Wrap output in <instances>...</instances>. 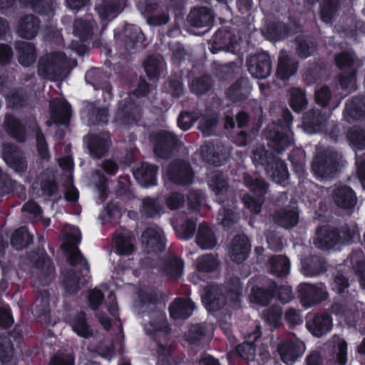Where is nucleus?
Wrapping results in <instances>:
<instances>
[{
    "label": "nucleus",
    "instance_id": "obj_64",
    "mask_svg": "<svg viewBox=\"0 0 365 365\" xmlns=\"http://www.w3.org/2000/svg\"><path fill=\"white\" fill-rule=\"evenodd\" d=\"M21 2L31 7L39 13H46L52 10L51 6L48 5L45 0H20Z\"/></svg>",
    "mask_w": 365,
    "mask_h": 365
},
{
    "label": "nucleus",
    "instance_id": "obj_42",
    "mask_svg": "<svg viewBox=\"0 0 365 365\" xmlns=\"http://www.w3.org/2000/svg\"><path fill=\"white\" fill-rule=\"evenodd\" d=\"M32 236L26 227L16 230L11 236V243L16 250H22L32 242Z\"/></svg>",
    "mask_w": 365,
    "mask_h": 365
},
{
    "label": "nucleus",
    "instance_id": "obj_63",
    "mask_svg": "<svg viewBox=\"0 0 365 365\" xmlns=\"http://www.w3.org/2000/svg\"><path fill=\"white\" fill-rule=\"evenodd\" d=\"M297 153L299 156V160L295 159L293 155L290 156V160L292 163L294 172L297 173L299 178H303L305 175L304 163V153L302 150H297Z\"/></svg>",
    "mask_w": 365,
    "mask_h": 365
},
{
    "label": "nucleus",
    "instance_id": "obj_50",
    "mask_svg": "<svg viewBox=\"0 0 365 365\" xmlns=\"http://www.w3.org/2000/svg\"><path fill=\"white\" fill-rule=\"evenodd\" d=\"M333 343L334 344V359L339 364L344 365L347 361V344L343 339L339 336L334 337Z\"/></svg>",
    "mask_w": 365,
    "mask_h": 365
},
{
    "label": "nucleus",
    "instance_id": "obj_12",
    "mask_svg": "<svg viewBox=\"0 0 365 365\" xmlns=\"http://www.w3.org/2000/svg\"><path fill=\"white\" fill-rule=\"evenodd\" d=\"M304 351L305 345L303 341L298 339L286 341L282 343L278 348L281 359L287 364L295 361Z\"/></svg>",
    "mask_w": 365,
    "mask_h": 365
},
{
    "label": "nucleus",
    "instance_id": "obj_48",
    "mask_svg": "<svg viewBox=\"0 0 365 365\" xmlns=\"http://www.w3.org/2000/svg\"><path fill=\"white\" fill-rule=\"evenodd\" d=\"M237 216L232 209H227L226 205H223V207L220 210L217 221L225 229L230 230L236 223Z\"/></svg>",
    "mask_w": 365,
    "mask_h": 365
},
{
    "label": "nucleus",
    "instance_id": "obj_20",
    "mask_svg": "<svg viewBox=\"0 0 365 365\" xmlns=\"http://www.w3.org/2000/svg\"><path fill=\"white\" fill-rule=\"evenodd\" d=\"M50 114L54 123L67 125L71 117V106L64 99L53 101L50 104Z\"/></svg>",
    "mask_w": 365,
    "mask_h": 365
},
{
    "label": "nucleus",
    "instance_id": "obj_32",
    "mask_svg": "<svg viewBox=\"0 0 365 365\" xmlns=\"http://www.w3.org/2000/svg\"><path fill=\"white\" fill-rule=\"evenodd\" d=\"M296 70V62L286 51H282L279 57L277 76L282 79H287L295 73Z\"/></svg>",
    "mask_w": 365,
    "mask_h": 365
},
{
    "label": "nucleus",
    "instance_id": "obj_52",
    "mask_svg": "<svg viewBox=\"0 0 365 365\" xmlns=\"http://www.w3.org/2000/svg\"><path fill=\"white\" fill-rule=\"evenodd\" d=\"M262 33L270 41L280 40L287 35L285 26L282 24L266 26L263 29Z\"/></svg>",
    "mask_w": 365,
    "mask_h": 365
},
{
    "label": "nucleus",
    "instance_id": "obj_26",
    "mask_svg": "<svg viewBox=\"0 0 365 365\" xmlns=\"http://www.w3.org/2000/svg\"><path fill=\"white\" fill-rule=\"evenodd\" d=\"M110 145L108 133H103L101 136L91 135L88 137V148L91 155L100 158L108 150Z\"/></svg>",
    "mask_w": 365,
    "mask_h": 365
},
{
    "label": "nucleus",
    "instance_id": "obj_8",
    "mask_svg": "<svg viewBox=\"0 0 365 365\" xmlns=\"http://www.w3.org/2000/svg\"><path fill=\"white\" fill-rule=\"evenodd\" d=\"M339 156L332 152L319 154L312 163V172L317 179L323 180L331 178L336 172Z\"/></svg>",
    "mask_w": 365,
    "mask_h": 365
},
{
    "label": "nucleus",
    "instance_id": "obj_5",
    "mask_svg": "<svg viewBox=\"0 0 365 365\" xmlns=\"http://www.w3.org/2000/svg\"><path fill=\"white\" fill-rule=\"evenodd\" d=\"M252 161L255 164L264 165L267 163L266 173L269 178L277 183H282L288 178L289 173L284 163L281 160L268 156L264 148H259L253 152Z\"/></svg>",
    "mask_w": 365,
    "mask_h": 365
},
{
    "label": "nucleus",
    "instance_id": "obj_47",
    "mask_svg": "<svg viewBox=\"0 0 365 365\" xmlns=\"http://www.w3.org/2000/svg\"><path fill=\"white\" fill-rule=\"evenodd\" d=\"M273 295L271 294V289L265 290L259 287L255 286L252 288L250 294V300L252 303L258 305H266Z\"/></svg>",
    "mask_w": 365,
    "mask_h": 365
},
{
    "label": "nucleus",
    "instance_id": "obj_2",
    "mask_svg": "<svg viewBox=\"0 0 365 365\" xmlns=\"http://www.w3.org/2000/svg\"><path fill=\"white\" fill-rule=\"evenodd\" d=\"M145 330L148 334L154 339H159L158 342V365H170L171 346L167 343L163 344V340L165 341L168 332L165 314L160 311L153 313L150 317L149 322L145 325Z\"/></svg>",
    "mask_w": 365,
    "mask_h": 365
},
{
    "label": "nucleus",
    "instance_id": "obj_27",
    "mask_svg": "<svg viewBox=\"0 0 365 365\" xmlns=\"http://www.w3.org/2000/svg\"><path fill=\"white\" fill-rule=\"evenodd\" d=\"M103 299L102 292L98 289L91 291L88 296V302L91 308L96 311V316L100 321L102 326L106 329H108L110 327V319L104 316V314L100 309V305Z\"/></svg>",
    "mask_w": 365,
    "mask_h": 365
},
{
    "label": "nucleus",
    "instance_id": "obj_30",
    "mask_svg": "<svg viewBox=\"0 0 365 365\" xmlns=\"http://www.w3.org/2000/svg\"><path fill=\"white\" fill-rule=\"evenodd\" d=\"M194 309V304L192 301L179 299L170 304L169 310L172 318L175 319H184L192 314Z\"/></svg>",
    "mask_w": 365,
    "mask_h": 365
},
{
    "label": "nucleus",
    "instance_id": "obj_24",
    "mask_svg": "<svg viewBox=\"0 0 365 365\" xmlns=\"http://www.w3.org/2000/svg\"><path fill=\"white\" fill-rule=\"evenodd\" d=\"M157 168L148 163H142L133 171V175L138 182L143 187L155 185Z\"/></svg>",
    "mask_w": 365,
    "mask_h": 365
},
{
    "label": "nucleus",
    "instance_id": "obj_51",
    "mask_svg": "<svg viewBox=\"0 0 365 365\" xmlns=\"http://www.w3.org/2000/svg\"><path fill=\"white\" fill-rule=\"evenodd\" d=\"M184 263L181 259L170 257L164 267L165 273L172 278L180 277L183 272Z\"/></svg>",
    "mask_w": 365,
    "mask_h": 365
},
{
    "label": "nucleus",
    "instance_id": "obj_61",
    "mask_svg": "<svg viewBox=\"0 0 365 365\" xmlns=\"http://www.w3.org/2000/svg\"><path fill=\"white\" fill-rule=\"evenodd\" d=\"M205 335V328L202 325L196 324L190 327L188 332L186 334V340L189 342L194 344L200 341Z\"/></svg>",
    "mask_w": 365,
    "mask_h": 365
},
{
    "label": "nucleus",
    "instance_id": "obj_25",
    "mask_svg": "<svg viewBox=\"0 0 365 365\" xmlns=\"http://www.w3.org/2000/svg\"><path fill=\"white\" fill-rule=\"evenodd\" d=\"M114 244L120 255H129L134 251V239L126 230H120L115 232Z\"/></svg>",
    "mask_w": 365,
    "mask_h": 365
},
{
    "label": "nucleus",
    "instance_id": "obj_23",
    "mask_svg": "<svg viewBox=\"0 0 365 365\" xmlns=\"http://www.w3.org/2000/svg\"><path fill=\"white\" fill-rule=\"evenodd\" d=\"M2 156L5 163L16 172L20 173L26 169V164L21 158V153L15 146L11 144L4 145Z\"/></svg>",
    "mask_w": 365,
    "mask_h": 365
},
{
    "label": "nucleus",
    "instance_id": "obj_7",
    "mask_svg": "<svg viewBox=\"0 0 365 365\" xmlns=\"http://www.w3.org/2000/svg\"><path fill=\"white\" fill-rule=\"evenodd\" d=\"M245 185L249 187L252 194L245 195L242 200L250 211L258 213L262 204V195L266 192L267 185L262 180L253 178L247 174L244 176Z\"/></svg>",
    "mask_w": 365,
    "mask_h": 365
},
{
    "label": "nucleus",
    "instance_id": "obj_37",
    "mask_svg": "<svg viewBox=\"0 0 365 365\" xmlns=\"http://www.w3.org/2000/svg\"><path fill=\"white\" fill-rule=\"evenodd\" d=\"M260 336V332L256 329L254 333L249 334L246 336V341L237 347L239 355L245 359L251 361L255 356V349L252 342Z\"/></svg>",
    "mask_w": 365,
    "mask_h": 365
},
{
    "label": "nucleus",
    "instance_id": "obj_3",
    "mask_svg": "<svg viewBox=\"0 0 365 365\" xmlns=\"http://www.w3.org/2000/svg\"><path fill=\"white\" fill-rule=\"evenodd\" d=\"M63 232L64 235L63 246L68 253L71 264L74 267L79 265L82 274L86 275L88 273V264L77 248L81 240L79 230L73 226L66 225Z\"/></svg>",
    "mask_w": 365,
    "mask_h": 365
},
{
    "label": "nucleus",
    "instance_id": "obj_18",
    "mask_svg": "<svg viewBox=\"0 0 365 365\" xmlns=\"http://www.w3.org/2000/svg\"><path fill=\"white\" fill-rule=\"evenodd\" d=\"M332 319L327 314H317L307 322L308 330L315 336L321 337L332 329Z\"/></svg>",
    "mask_w": 365,
    "mask_h": 365
},
{
    "label": "nucleus",
    "instance_id": "obj_6",
    "mask_svg": "<svg viewBox=\"0 0 365 365\" xmlns=\"http://www.w3.org/2000/svg\"><path fill=\"white\" fill-rule=\"evenodd\" d=\"M283 118V123L272 125L268 128L269 146L277 152L284 150L292 143V134L289 129L292 122L290 112L284 110Z\"/></svg>",
    "mask_w": 365,
    "mask_h": 365
},
{
    "label": "nucleus",
    "instance_id": "obj_55",
    "mask_svg": "<svg viewBox=\"0 0 365 365\" xmlns=\"http://www.w3.org/2000/svg\"><path fill=\"white\" fill-rule=\"evenodd\" d=\"M177 235L184 239L190 240L193 237L195 230V224L193 221L187 220L175 228Z\"/></svg>",
    "mask_w": 365,
    "mask_h": 365
},
{
    "label": "nucleus",
    "instance_id": "obj_43",
    "mask_svg": "<svg viewBox=\"0 0 365 365\" xmlns=\"http://www.w3.org/2000/svg\"><path fill=\"white\" fill-rule=\"evenodd\" d=\"M324 269L323 262L317 257L302 262V272L307 277L318 274Z\"/></svg>",
    "mask_w": 365,
    "mask_h": 365
},
{
    "label": "nucleus",
    "instance_id": "obj_38",
    "mask_svg": "<svg viewBox=\"0 0 365 365\" xmlns=\"http://www.w3.org/2000/svg\"><path fill=\"white\" fill-rule=\"evenodd\" d=\"M70 324L73 331L80 336L87 338L92 335V329L87 324L83 312H81L73 317L71 320Z\"/></svg>",
    "mask_w": 365,
    "mask_h": 365
},
{
    "label": "nucleus",
    "instance_id": "obj_14",
    "mask_svg": "<svg viewBox=\"0 0 365 365\" xmlns=\"http://www.w3.org/2000/svg\"><path fill=\"white\" fill-rule=\"evenodd\" d=\"M142 242L148 251L160 252L165 247L164 233L159 227H148L142 234Z\"/></svg>",
    "mask_w": 365,
    "mask_h": 365
},
{
    "label": "nucleus",
    "instance_id": "obj_28",
    "mask_svg": "<svg viewBox=\"0 0 365 365\" xmlns=\"http://www.w3.org/2000/svg\"><path fill=\"white\" fill-rule=\"evenodd\" d=\"M195 241L202 250L212 249L217 245V238L214 232L205 223L199 225Z\"/></svg>",
    "mask_w": 365,
    "mask_h": 365
},
{
    "label": "nucleus",
    "instance_id": "obj_39",
    "mask_svg": "<svg viewBox=\"0 0 365 365\" xmlns=\"http://www.w3.org/2000/svg\"><path fill=\"white\" fill-rule=\"evenodd\" d=\"M347 137L354 149H365V126L351 128L348 132Z\"/></svg>",
    "mask_w": 365,
    "mask_h": 365
},
{
    "label": "nucleus",
    "instance_id": "obj_36",
    "mask_svg": "<svg viewBox=\"0 0 365 365\" xmlns=\"http://www.w3.org/2000/svg\"><path fill=\"white\" fill-rule=\"evenodd\" d=\"M59 165L67 173V175L69 178L68 181V188L65 193V198L66 200L75 202L78 198V193L77 190L72 186L71 184V173L73 168V162L70 157H65L60 160Z\"/></svg>",
    "mask_w": 365,
    "mask_h": 365
},
{
    "label": "nucleus",
    "instance_id": "obj_1",
    "mask_svg": "<svg viewBox=\"0 0 365 365\" xmlns=\"http://www.w3.org/2000/svg\"><path fill=\"white\" fill-rule=\"evenodd\" d=\"M241 289L238 278L232 279L231 287L209 284L201 292L202 302L210 312L229 313L237 306Z\"/></svg>",
    "mask_w": 365,
    "mask_h": 365
},
{
    "label": "nucleus",
    "instance_id": "obj_16",
    "mask_svg": "<svg viewBox=\"0 0 365 365\" xmlns=\"http://www.w3.org/2000/svg\"><path fill=\"white\" fill-rule=\"evenodd\" d=\"M250 247L248 239L245 235H238L230 244L228 253L233 262L240 263L247 258Z\"/></svg>",
    "mask_w": 365,
    "mask_h": 365
},
{
    "label": "nucleus",
    "instance_id": "obj_62",
    "mask_svg": "<svg viewBox=\"0 0 365 365\" xmlns=\"http://www.w3.org/2000/svg\"><path fill=\"white\" fill-rule=\"evenodd\" d=\"M210 87V79L205 76L201 78L195 79L191 83V89L197 94H201L207 91Z\"/></svg>",
    "mask_w": 365,
    "mask_h": 365
},
{
    "label": "nucleus",
    "instance_id": "obj_21",
    "mask_svg": "<svg viewBox=\"0 0 365 365\" xmlns=\"http://www.w3.org/2000/svg\"><path fill=\"white\" fill-rule=\"evenodd\" d=\"M176 136L171 132L162 130L156 137L154 152L160 158H165L177 143Z\"/></svg>",
    "mask_w": 365,
    "mask_h": 365
},
{
    "label": "nucleus",
    "instance_id": "obj_45",
    "mask_svg": "<svg viewBox=\"0 0 365 365\" xmlns=\"http://www.w3.org/2000/svg\"><path fill=\"white\" fill-rule=\"evenodd\" d=\"M250 92L249 83L247 79H240L232 85L227 91L228 96L233 101L245 97Z\"/></svg>",
    "mask_w": 365,
    "mask_h": 365
},
{
    "label": "nucleus",
    "instance_id": "obj_4",
    "mask_svg": "<svg viewBox=\"0 0 365 365\" xmlns=\"http://www.w3.org/2000/svg\"><path fill=\"white\" fill-rule=\"evenodd\" d=\"M358 235L359 232L356 228H345L337 234L334 230L323 227L317 230L314 244L319 249L329 250L338 242L342 244L352 242Z\"/></svg>",
    "mask_w": 365,
    "mask_h": 365
},
{
    "label": "nucleus",
    "instance_id": "obj_56",
    "mask_svg": "<svg viewBox=\"0 0 365 365\" xmlns=\"http://www.w3.org/2000/svg\"><path fill=\"white\" fill-rule=\"evenodd\" d=\"M50 304L48 294H42L38 297L34 304L33 312L37 317H41L49 311Z\"/></svg>",
    "mask_w": 365,
    "mask_h": 365
},
{
    "label": "nucleus",
    "instance_id": "obj_46",
    "mask_svg": "<svg viewBox=\"0 0 365 365\" xmlns=\"http://www.w3.org/2000/svg\"><path fill=\"white\" fill-rule=\"evenodd\" d=\"M218 265V259L213 255H204L196 260V267L201 272H212L217 268Z\"/></svg>",
    "mask_w": 365,
    "mask_h": 365
},
{
    "label": "nucleus",
    "instance_id": "obj_44",
    "mask_svg": "<svg viewBox=\"0 0 365 365\" xmlns=\"http://www.w3.org/2000/svg\"><path fill=\"white\" fill-rule=\"evenodd\" d=\"M165 66L163 59L155 56L148 57L144 63L145 72L150 78L157 77L165 68Z\"/></svg>",
    "mask_w": 365,
    "mask_h": 365
},
{
    "label": "nucleus",
    "instance_id": "obj_57",
    "mask_svg": "<svg viewBox=\"0 0 365 365\" xmlns=\"http://www.w3.org/2000/svg\"><path fill=\"white\" fill-rule=\"evenodd\" d=\"M216 123L215 116H203L200 120L199 128L205 135L209 136L214 133Z\"/></svg>",
    "mask_w": 365,
    "mask_h": 365
},
{
    "label": "nucleus",
    "instance_id": "obj_58",
    "mask_svg": "<svg viewBox=\"0 0 365 365\" xmlns=\"http://www.w3.org/2000/svg\"><path fill=\"white\" fill-rule=\"evenodd\" d=\"M74 33L82 39H86L91 36L92 31V24L83 20H76L74 23Z\"/></svg>",
    "mask_w": 365,
    "mask_h": 365
},
{
    "label": "nucleus",
    "instance_id": "obj_19",
    "mask_svg": "<svg viewBox=\"0 0 365 365\" xmlns=\"http://www.w3.org/2000/svg\"><path fill=\"white\" fill-rule=\"evenodd\" d=\"M332 199L342 208H351L356 204V197L353 190L345 185L336 186L332 190Z\"/></svg>",
    "mask_w": 365,
    "mask_h": 365
},
{
    "label": "nucleus",
    "instance_id": "obj_35",
    "mask_svg": "<svg viewBox=\"0 0 365 365\" xmlns=\"http://www.w3.org/2000/svg\"><path fill=\"white\" fill-rule=\"evenodd\" d=\"M16 48L20 64L23 66H29L34 62L36 59L35 48L31 43L20 41L17 43Z\"/></svg>",
    "mask_w": 365,
    "mask_h": 365
},
{
    "label": "nucleus",
    "instance_id": "obj_60",
    "mask_svg": "<svg viewBox=\"0 0 365 365\" xmlns=\"http://www.w3.org/2000/svg\"><path fill=\"white\" fill-rule=\"evenodd\" d=\"M120 10V9L119 6H110L107 3L96 7V11H98L101 19L103 20L115 18Z\"/></svg>",
    "mask_w": 365,
    "mask_h": 365
},
{
    "label": "nucleus",
    "instance_id": "obj_9",
    "mask_svg": "<svg viewBox=\"0 0 365 365\" xmlns=\"http://www.w3.org/2000/svg\"><path fill=\"white\" fill-rule=\"evenodd\" d=\"M336 63L337 66L344 71L339 76L341 86L343 88L354 87L356 71L354 53L344 52L339 54L336 57Z\"/></svg>",
    "mask_w": 365,
    "mask_h": 365
},
{
    "label": "nucleus",
    "instance_id": "obj_10",
    "mask_svg": "<svg viewBox=\"0 0 365 365\" xmlns=\"http://www.w3.org/2000/svg\"><path fill=\"white\" fill-rule=\"evenodd\" d=\"M65 55L61 52L48 53L40 59L38 73L43 78H53L59 74V70L65 62Z\"/></svg>",
    "mask_w": 365,
    "mask_h": 365
},
{
    "label": "nucleus",
    "instance_id": "obj_41",
    "mask_svg": "<svg viewBox=\"0 0 365 365\" xmlns=\"http://www.w3.org/2000/svg\"><path fill=\"white\" fill-rule=\"evenodd\" d=\"M208 184L217 195H223L227 191V180L222 173L218 170L211 173L208 179Z\"/></svg>",
    "mask_w": 365,
    "mask_h": 365
},
{
    "label": "nucleus",
    "instance_id": "obj_53",
    "mask_svg": "<svg viewBox=\"0 0 365 365\" xmlns=\"http://www.w3.org/2000/svg\"><path fill=\"white\" fill-rule=\"evenodd\" d=\"M163 207L154 199L145 198L142 201L140 212L147 217H155L160 215Z\"/></svg>",
    "mask_w": 365,
    "mask_h": 365
},
{
    "label": "nucleus",
    "instance_id": "obj_34",
    "mask_svg": "<svg viewBox=\"0 0 365 365\" xmlns=\"http://www.w3.org/2000/svg\"><path fill=\"white\" fill-rule=\"evenodd\" d=\"M274 220L279 226L285 228L294 227L299 220L298 211L295 208L282 209L274 215Z\"/></svg>",
    "mask_w": 365,
    "mask_h": 365
},
{
    "label": "nucleus",
    "instance_id": "obj_13",
    "mask_svg": "<svg viewBox=\"0 0 365 365\" xmlns=\"http://www.w3.org/2000/svg\"><path fill=\"white\" fill-rule=\"evenodd\" d=\"M299 292L303 303L307 307L319 302L327 297V293L322 284L315 286L302 283L299 286Z\"/></svg>",
    "mask_w": 365,
    "mask_h": 365
},
{
    "label": "nucleus",
    "instance_id": "obj_17",
    "mask_svg": "<svg viewBox=\"0 0 365 365\" xmlns=\"http://www.w3.org/2000/svg\"><path fill=\"white\" fill-rule=\"evenodd\" d=\"M165 177L176 184L183 185L192 181L193 174L187 164L181 163L172 165L167 168Z\"/></svg>",
    "mask_w": 365,
    "mask_h": 365
},
{
    "label": "nucleus",
    "instance_id": "obj_40",
    "mask_svg": "<svg viewBox=\"0 0 365 365\" xmlns=\"http://www.w3.org/2000/svg\"><path fill=\"white\" fill-rule=\"evenodd\" d=\"M290 262L284 256H277L270 259V271L278 277H284L289 273Z\"/></svg>",
    "mask_w": 365,
    "mask_h": 365
},
{
    "label": "nucleus",
    "instance_id": "obj_29",
    "mask_svg": "<svg viewBox=\"0 0 365 365\" xmlns=\"http://www.w3.org/2000/svg\"><path fill=\"white\" fill-rule=\"evenodd\" d=\"M344 118L347 121L365 118V97L355 98L346 104Z\"/></svg>",
    "mask_w": 365,
    "mask_h": 365
},
{
    "label": "nucleus",
    "instance_id": "obj_22",
    "mask_svg": "<svg viewBox=\"0 0 365 365\" xmlns=\"http://www.w3.org/2000/svg\"><path fill=\"white\" fill-rule=\"evenodd\" d=\"M327 120V115H322L315 110H309L303 117L302 126L304 130L308 133L322 131Z\"/></svg>",
    "mask_w": 365,
    "mask_h": 365
},
{
    "label": "nucleus",
    "instance_id": "obj_33",
    "mask_svg": "<svg viewBox=\"0 0 365 365\" xmlns=\"http://www.w3.org/2000/svg\"><path fill=\"white\" fill-rule=\"evenodd\" d=\"M213 21V14L207 8L195 9L188 16V21L194 26L203 27L209 26Z\"/></svg>",
    "mask_w": 365,
    "mask_h": 365
},
{
    "label": "nucleus",
    "instance_id": "obj_31",
    "mask_svg": "<svg viewBox=\"0 0 365 365\" xmlns=\"http://www.w3.org/2000/svg\"><path fill=\"white\" fill-rule=\"evenodd\" d=\"M39 27L38 20L34 16L23 17L18 26L17 32L19 36L25 38H32L37 34Z\"/></svg>",
    "mask_w": 365,
    "mask_h": 365
},
{
    "label": "nucleus",
    "instance_id": "obj_49",
    "mask_svg": "<svg viewBox=\"0 0 365 365\" xmlns=\"http://www.w3.org/2000/svg\"><path fill=\"white\" fill-rule=\"evenodd\" d=\"M289 103L296 112H300L306 108L307 100L303 91L299 88H292L290 91Z\"/></svg>",
    "mask_w": 365,
    "mask_h": 365
},
{
    "label": "nucleus",
    "instance_id": "obj_54",
    "mask_svg": "<svg viewBox=\"0 0 365 365\" xmlns=\"http://www.w3.org/2000/svg\"><path fill=\"white\" fill-rule=\"evenodd\" d=\"M63 284L66 292L74 294L80 289L81 281L74 270L70 269L66 274Z\"/></svg>",
    "mask_w": 365,
    "mask_h": 365
},
{
    "label": "nucleus",
    "instance_id": "obj_59",
    "mask_svg": "<svg viewBox=\"0 0 365 365\" xmlns=\"http://www.w3.org/2000/svg\"><path fill=\"white\" fill-rule=\"evenodd\" d=\"M270 289L271 292H274L277 299L283 303L289 302L292 298V292L289 287L282 286L277 287L275 284H272Z\"/></svg>",
    "mask_w": 365,
    "mask_h": 365
},
{
    "label": "nucleus",
    "instance_id": "obj_11",
    "mask_svg": "<svg viewBox=\"0 0 365 365\" xmlns=\"http://www.w3.org/2000/svg\"><path fill=\"white\" fill-rule=\"evenodd\" d=\"M247 65L250 74L256 78H265L272 71L270 56L266 53L250 55Z\"/></svg>",
    "mask_w": 365,
    "mask_h": 365
},
{
    "label": "nucleus",
    "instance_id": "obj_15",
    "mask_svg": "<svg viewBox=\"0 0 365 365\" xmlns=\"http://www.w3.org/2000/svg\"><path fill=\"white\" fill-rule=\"evenodd\" d=\"M222 50L231 53L238 50L237 38L229 31H219L213 37V43L210 48L211 52L216 53Z\"/></svg>",
    "mask_w": 365,
    "mask_h": 365
}]
</instances>
